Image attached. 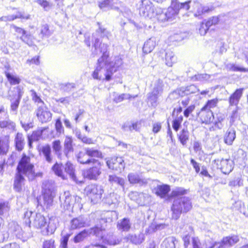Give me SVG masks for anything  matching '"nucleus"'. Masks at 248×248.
I'll return each instance as SVG.
<instances>
[{"label": "nucleus", "mask_w": 248, "mask_h": 248, "mask_svg": "<svg viewBox=\"0 0 248 248\" xmlns=\"http://www.w3.org/2000/svg\"><path fill=\"white\" fill-rule=\"evenodd\" d=\"M99 40L98 38H95L93 44L95 50L93 51L92 54L94 56L102 53V56L98 59L96 68L92 76L94 79L101 80L105 79L109 81L111 78L113 72L107 67L108 58V53L107 52L108 46L105 44H99Z\"/></svg>", "instance_id": "obj_1"}, {"label": "nucleus", "mask_w": 248, "mask_h": 248, "mask_svg": "<svg viewBox=\"0 0 248 248\" xmlns=\"http://www.w3.org/2000/svg\"><path fill=\"white\" fill-rule=\"evenodd\" d=\"M192 208L190 199L186 197H183L174 199L171 207L172 217L177 219L182 212H187Z\"/></svg>", "instance_id": "obj_2"}, {"label": "nucleus", "mask_w": 248, "mask_h": 248, "mask_svg": "<svg viewBox=\"0 0 248 248\" xmlns=\"http://www.w3.org/2000/svg\"><path fill=\"white\" fill-rule=\"evenodd\" d=\"M17 172L27 176L29 180L33 179L35 176L34 165L31 162V157L23 154L16 168Z\"/></svg>", "instance_id": "obj_3"}, {"label": "nucleus", "mask_w": 248, "mask_h": 248, "mask_svg": "<svg viewBox=\"0 0 248 248\" xmlns=\"http://www.w3.org/2000/svg\"><path fill=\"white\" fill-rule=\"evenodd\" d=\"M43 205L46 208L52 206L55 197V185L52 181H45L43 183Z\"/></svg>", "instance_id": "obj_4"}, {"label": "nucleus", "mask_w": 248, "mask_h": 248, "mask_svg": "<svg viewBox=\"0 0 248 248\" xmlns=\"http://www.w3.org/2000/svg\"><path fill=\"white\" fill-rule=\"evenodd\" d=\"M24 93L23 88L20 86H17L16 88V91L9 90L7 94H5L3 93H1V95L10 101V108L11 110L14 113L16 114L19 104L22 96Z\"/></svg>", "instance_id": "obj_5"}, {"label": "nucleus", "mask_w": 248, "mask_h": 248, "mask_svg": "<svg viewBox=\"0 0 248 248\" xmlns=\"http://www.w3.org/2000/svg\"><path fill=\"white\" fill-rule=\"evenodd\" d=\"M24 221L29 226L31 223L37 229H43L46 224L45 217L41 214L31 211H27L24 214Z\"/></svg>", "instance_id": "obj_6"}, {"label": "nucleus", "mask_w": 248, "mask_h": 248, "mask_svg": "<svg viewBox=\"0 0 248 248\" xmlns=\"http://www.w3.org/2000/svg\"><path fill=\"white\" fill-rule=\"evenodd\" d=\"M164 86L163 82L160 79H156L154 82L152 92L147 94L148 101L152 106H156L158 98L163 93Z\"/></svg>", "instance_id": "obj_7"}, {"label": "nucleus", "mask_w": 248, "mask_h": 248, "mask_svg": "<svg viewBox=\"0 0 248 248\" xmlns=\"http://www.w3.org/2000/svg\"><path fill=\"white\" fill-rule=\"evenodd\" d=\"M85 191L91 202L94 204L99 202L102 197L104 190L101 186L96 185H90L87 186Z\"/></svg>", "instance_id": "obj_8"}, {"label": "nucleus", "mask_w": 248, "mask_h": 248, "mask_svg": "<svg viewBox=\"0 0 248 248\" xmlns=\"http://www.w3.org/2000/svg\"><path fill=\"white\" fill-rule=\"evenodd\" d=\"M239 240V237L236 235H232L224 237L220 242H215L208 248H230Z\"/></svg>", "instance_id": "obj_9"}, {"label": "nucleus", "mask_w": 248, "mask_h": 248, "mask_svg": "<svg viewBox=\"0 0 248 248\" xmlns=\"http://www.w3.org/2000/svg\"><path fill=\"white\" fill-rule=\"evenodd\" d=\"M139 9L140 15L149 18L155 17L156 14L153 3L150 1L146 0H142Z\"/></svg>", "instance_id": "obj_10"}, {"label": "nucleus", "mask_w": 248, "mask_h": 248, "mask_svg": "<svg viewBox=\"0 0 248 248\" xmlns=\"http://www.w3.org/2000/svg\"><path fill=\"white\" fill-rule=\"evenodd\" d=\"M102 231L101 230L98 231V225L92 228L85 229L74 237V241L76 243H79L90 235H100Z\"/></svg>", "instance_id": "obj_11"}, {"label": "nucleus", "mask_w": 248, "mask_h": 248, "mask_svg": "<svg viewBox=\"0 0 248 248\" xmlns=\"http://www.w3.org/2000/svg\"><path fill=\"white\" fill-rule=\"evenodd\" d=\"M106 225H102L99 226L98 225V231L102 230V233L100 235H96V236L98 237H100L104 243L109 245H116L120 243L121 240H119L117 237L114 235L112 233H108L106 235V230H105Z\"/></svg>", "instance_id": "obj_12"}, {"label": "nucleus", "mask_w": 248, "mask_h": 248, "mask_svg": "<svg viewBox=\"0 0 248 248\" xmlns=\"http://www.w3.org/2000/svg\"><path fill=\"white\" fill-rule=\"evenodd\" d=\"M35 113L38 119L42 123H47L51 120L52 113L46 106L39 107L36 110Z\"/></svg>", "instance_id": "obj_13"}, {"label": "nucleus", "mask_w": 248, "mask_h": 248, "mask_svg": "<svg viewBox=\"0 0 248 248\" xmlns=\"http://www.w3.org/2000/svg\"><path fill=\"white\" fill-rule=\"evenodd\" d=\"M108 167L112 170L121 171L125 167L124 160L121 157H114L107 161Z\"/></svg>", "instance_id": "obj_14"}, {"label": "nucleus", "mask_w": 248, "mask_h": 248, "mask_svg": "<svg viewBox=\"0 0 248 248\" xmlns=\"http://www.w3.org/2000/svg\"><path fill=\"white\" fill-rule=\"evenodd\" d=\"M59 219L56 217H52L49 218L46 228L42 230L43 235H49L53 234L59 226Z\"/></svg>", "instance_id": "obj_15"}, {"label": "nucleus", "mask_w": 248, "mask_h": 248, "mask_svg": "<svg viewBox=\"0 0 248 248\" xmlns=\"http://www.w3.org/2000/svg\"><path fill=\"white\" fill-rule=\"evenodd\" d=\"M94 166L89 169L86 172V177L91 180H96L101 173V164L98 160H96L92 163Z\"/></svg>", "instance_id": "obj_16"}, {"label": "nucleus", "mask_w": 248, "mask_h": 248, "mask_svg": "<svg viewBox=\"0 0 248 248\" xmlns=\"http://www.w3.org/2000/svg\"><path fill=\"white\" fill-rule=\"evenodd\" d=\"M39 153L41 157L47 163H51L52 162L53 156L50 145L46 144L40 147L39 149Z\"/></svg>", "instance_id": "obj_17"}, {"label": "nucleus", "mask_w": 248, "mask_h": 248, "mask_svg": "<svg viewBox=\"0 0 248 248\" xmlns=\"http://www.w3.org/2000/svg\"><path fill=\"white\" fill-rule=\"evenodd\" d=\"M30 17V15L25 14L24 12L18 11L16 15H11L1 16L0 17V21H12L17 18L28 20L29 19Z\"/></svg>", "instance_id": "obj_18"}, {"label": "nucleus", "mask_w": 248, "mask_h": 248, "mask_svg": "<svg viewBox=\"0 0 248 248\" xmlns=\"http://www.w3.org/2000/svg\"><path fill=\"white\" fill-rule=\"evenodd\" d=\"M128 181L130 184H138L140 186H145L148 184V179L146 178H140V176L135 173H130L128 175Z\"/></svg>", "instance_id": "obj_19"}, {"label": "nucleus", "mask_w": 248, "mask_h": 248, "mask_svg": "<svg viewBox=\"0 0 248 248\" xmlns=\"http://www.w3.org/2000/svg\"><path fill=\"white\" fill-rule=\"evenodd\" d=\"M170 186L168 185H158L153 189V192L161 198H165L170 191Z\"/></svg>", "instance_id": "obj_20"}, {"label": "nucleus", "mask_w": 248, "mask_h": 248, "mask_svg": "<svg viewBox=\"0 0 248 248\" xmlns=\"http://www.w3.org/2000/svg\"><path fill=\"white\" fill-rule=\"evenodd\" d=\"M88 225L85 218L79 216L71 220L70 228L71 230H75L85 227Z\"/></svg>", "instance_id": "obj_21"}, {"label": "nucleus", "mask_w": 248, "mask_h": 248, "mask_svg": "<svg viewBox=\"0 0 248 248\" xmlns=\"http://www.w3.org/2000/svg\"><path fill=\"white\" fill-rule=\"evenodd\" d=\"M200 119L203 123L209 124L213 122L214 119L213 113L211 110H206L202 108L199 113Z\"/></svg>", "instance_id": "obj_22"}, {"label": "nucleus", "mask_w": 248, "mask_h": 248, "mask_svg": "<svg viewBox=\"0 0 248 248\" xmlns=\"http://www.w3.org/2000/svg\"><path fill=\"white\" fill-rule=\"evenodd\" d=\"M117 215L115 211H106L102 214L101 218L100 220L101 224L110 223L113 220L117 219Z\"/></svg>", "instance_id": "obj_23"}, {"label": "nucleus", "mask_w": 248, "mask_h": 248, "mask_svg": "<svg viewBox=\"0 0 248 248\" xmlns=\"http://www.w3.org/2000/svg\"><path fill=\"white\" fill-rule=\"evenodd\" d=\"M76 156L78 161L83 164L92 163L96 160V159L89 157L85 148L83 151H80Z\"/></svg>", "instance_id": "obj_24"}, {"label": "nucleus", "mask_w": 248, "mask_h": 248, "mask_svg": "<svg viewBox=\"0 0 248 248\" xmlns=\"http://www.w3.org/2000/svg\"><path fill=\"white\" fill-rule=\"evenodd\" d=\"M23 174L16 172L14 184V188L17 192H20L24 185L25 179Z\"/></svg>", "instance_id": "obj_25"}, {"label": "nucleus", "mask_w": 248, "mask_h": 248, "mask_svg": "<svg viewBox=\"0 0 248 248\" xmlns=\"http://www.w3.org/2000/svg\"><path fill=\"white\" fill-rule=\"evenodd\" d=\"M220 169L224 174H229L233 169L232 162L230 159H222L220 161Z\"/></svg>", "instance_id": "obj_26"}, {"label": "nucleus", "mask_w": 248, "mask_h": 248, "mask_svg": "<svg viewBox=\"0 0 248 248\" xmlns=\"http://www.w3.org/2000/svg\"><path fill=\"white\" fill-rule=\"evenodd\" d=\"M73 151V139L71 137L66 136L64 141L63 153L67 157H68L69 154Z\"/></svg>", "instance_id": "obj_27"}, {"label": "nucleus", "mask_w": 248, "mask_h": 248, "mask_svg": "<svg viewBox=\"0 0 248 248\" xmlns=\"http://www.w3.org/2000/svg\"><path fill=\"white\" fill-rule=\"evenodd\" d=\"M175 5L174 7L177 8L179 12L182 11H186L191 7L193 8V4L194 1L188 0L185 2H180L178 0H173Z\"/></svg>", "instance_id": "obj_28"}, {"label": "nucleus", "mask_w": 248, "mask_h": 248, "mask_svg": "<svg viewBox=\"0 0 248 248\" xmlns=\"http://www.w3.org/2000/svg\"><path fill=\"white\" fill-rule=\"evenodd\" d=\"M15 145L16 149L20 152L24 149L25 141L23 134L21 133H17L15 137Z\"/></svg>", "instance_id": "obj_29"}, {"label": "nucleus", "mask_w": 248, "mask_h": 248, "mask_svg": "<svg viewBox=\"0 0 248 248\" xmlns=\"http://www.w3.org/2000/svg\"><path fill=\"white\" fill-rule=\"evenodd\" d=\"M243 89H237L231 95L229 98V103L231 106H237L243 94Z\"/></svg>", "instance_id": "obj_30"}, {"label": "nucleus", "mask_w": 248, "mask_h": 248, "mask_svg": "<svg viewBox=\"0 0 248 248\" xmlns=\"http://www.w3.org/2000/svg\"><path fill=\"white\" fill-rule=\"evenodd\" d=\"M174 5H175V3L173 0H171L170 6L168 7L165 12L169 20L171 21L175 18L179 13L178 9L174 7Z\"/></svg>", "instance_id": "obj_31"}, {"label": "nucleus", "mask_w": 248, "mask_h": 248, "mask_svg": "<svg viewBox=\"0 0 248 248\" xmlns=\"http://www.w3.org/2000/svg\"><path fill=\"white\" fill-rule=\"evenodd\" d=\"M156 39L154 37H152L145 42L142 50L145 54H148L151 52L156 46Z\"/></svg>", "instance_id": "obj_32"}, {"label": "nucleus", "mask_w": 248, "mask_h": 248, "mask_svg": "<svg viewBox=\"0 0 248 248\" xmlns=\"http://www.w3.org/2000/svg\"><path fill=\"white\" fill-rule=\"evenodd\" d=\"M235 138V130L233 128H229L224 136V142L228 145H231L232 144L233 141Z\"/></svg>", "instance_id": "obj_33"}, {"label": "nucleus", "mask_w": 248, "mask_h": 248, "mask_svg": "<svg viewBox=\"0 0 248 248\" xmlns=\"http://www.w3.org/2000/svg\"><path fill=\"white\" fill-rule=\"evenodd\" d=\"M64 174H65V173H66L67 174H68L70 177L73 181L76 182L77 183L81 182L80 181H78L77 180L76 177L75 175V169L74 166L70 162H68L65 164L64 166Z\"/></svg>", "instance_id": "obj_34"}, {"label": "nucleus", "mask_w": 248, "mask_h": 248, "mask_svg": "<svg viewBox=\"0 0 248 248\" xmlns=\"http://www.w3.org/2000/svg\"><path fill=\"white\" fill-rule=\"evenodd\" d=\"M9 140L7 136L0 138V155L6 154L9 149Z\"/></svg>", "instance_id": "obj_35"}, {"label": "nucleus", "mask_w": 248, "mask_h": 248, "mask_svg": "<svg viewBox=\"0 0 248 248\" xmlns=\"http://www.w3.org/2000/svg\"><path fill=\"white\" fill-rule=\"evenodd\" d=\"M193 8L194 9V16L197 17L201 16L202 14L207 12L209 9L207 7L202 6L200 3L195 2L193 3Z\"/></svg>", "instance_id": "obj_36"}, {"label": "nucleus", "mask_w": 248, "mask_h": 248, "mask_svg": "<svg viewBox=\"0 0 248 248\" xmlns=\"http://www.w3.org/2000/svg\"><path fill=\"white\" fill-rule=\"evenodd\" d=\"M122 63L123 61L121 57L116 56L112 61L108 62V60L107 67H108L110 70H113L114 73L116 71V68L122 65Z\"/></svg>", "instance_id": "obj_37"}, {"label": "nucleus", "mask_w": 248, "mask_h": 248, "mask_svg": "<svg viewBox=\"0 0 248 248\" xmlns=\"http://www.w3.org/2000/svg\"><path fill=\"white\" fill-rule=\"evenodd\" d=\"M74 133L76 137L81 142L87 144H91L93 143V140L92 139L87 137L85 135H83L81 134V132L80 129L78 128H75L74 130Z\"/></svg>", "instance_id": "obj_38"}, {"label": "nucleus", "mask_w": 248, "mask_h": 248, "mask_svg": "<svg viewBox=\"0 0 248 248\" xmlns=\"http://www.w3.org/2000/svg\"><path fill=\"white\" fill-rule=\"evenodd\" d=\"M52 170L56 175L61 177L62 179L66 178V175L64 174L63 171L64 166L61 164L56 163L52 168Z\"/></svg>", "instance_id": "obj_39"}, {"label": "nucleus", "mask_w": 248, "mask_h": 248, "mask_svg": "<svg viewBox=\"0 0 248 248\" xmlns=\"http://www.w3.org/2000/svg\"><path fill=\"white\" fill-rule=\"evenodd\" d=\"M131 227V223L129 219L124 218L119 220L117 223V228L119 230L128 231Z\"/></svg>", "instance_id": "obj_40"}, {"label": "nucleus", "mask_w": 248, "mask_h": 248, "mask_svg": "<svg viewBox=\"0 0 248 248\" xmlns=\"http://www.w3.org/2000/svg\"><path fill=\"white\" fill-rule=\"evenodd\" d=\"M226 67L227 69L232 72H248V68L233 63H228Z\"/></svg>", "instance_id": "obj_41"}, {"label": "nucleus", "mask_w": 248, "mask_h": 248, "mask_svg": "<svg viewBox=\"0 0 248 248\" xmlns=\"http://www.w3.org/2000/svg\"><path fill=\"white\" fill-rule=\"evenodd\" d=\"M129 198L139 203L142 202L145 198V194L143 193H139L137 191H131L129 194Z\"/></svg>", "instance_id": "obj_42"}, {"label": "nucleus", "mask_w": 248, "mask_h": 248, "mask_svg": "<svg viewBox=\"0 0 248 248\" xmlns=\"http://www.w3.org/2000/svg\"><path fill=\"white\" fill-rule=\"evenodd\" d=\"M177 58L173 52L168 50L166 52L165 63L169 66H171L173 63H175Z\"/></svg>", "instance_id": "obj_43"}, {"label": "nucleus", "mask_w": 248, "mask_h": 248, "mask_svg": "<svg viewBox=\"0 0 248 248\" xmlns=\"http://www.w3.org/2000/svg\"><path fill=\"white\" fill-rule=\"evenodd\" d=\"M60 199L64 200L63 204L67 209H69L73 204L72 197L68 191L64 192V194L60 196Z\"/></svg>", "instance_id": "obj_44"}, {"label": "nucleus", "mask_w": 248, "mask_h": 248, "mask_svg": "<svg viewBox=\"0 0 248 248\" xmlns=\"http://www.w3.org/2000/svg\"><path fill=\"white\" fill-rule=\"evenodd\" d=\"M113 101L116 103H118L123 101L124 99H129L131 97V95L128 93H122L119 94L115 92L112 93Z\"/></svg>", "instance_id": "obj_45"}, {"label": "nucleus", "mask_w": 248, "mask_h": 248, "mask_svg": "<svg viewBox=\"0 0 248 248\" xmlns=\"http://www.w3.org/2000/svg\"><path fill=\"white\" fill-rule=\"evenodd\" d=\"M52 148L55 155L58 158H62V146L61 141L59 140H56L52 142Z\"/></svg>", "instance_id": "obj_46"}, {"label": "nucleus", "mask_w": 248, "mask_h": 248, "mask_svg": "<svg viewBox=\"0 0 248 248\" xmlns=\"http://www.w3.org/2000/svg\"><path fill=\"white\" fill-rule=\"evenodd\" d=\"M155 14H156L155 17L159 21L161 22L169 21L166 12H164L161 8L157 7L155 8Z\"/></svg>", "instance_id": "obj_47"}, {"label": "nucleus", "mask_w": 248, "mask_h": 248, "mask_svg": "<svg viewBox=\"0 0 248 248\" xmlns=\"http://www.w3.org/2000/svg\"><path fill=\"white\" fill-rule=\"evenodd\" d=\"M108 181L112 184H117L123 187H124L125 183L124 180L123 178L118 177L115 175H109Z\"/></svg>", "instance_id": "obj_48"}, {"label": "nucleus", "mask_w": 248, "mask_h": 248, "mask_svg": "<svg viewBox=\"0 0 248 248\" xmlns=\"http://www.w3.org/2000/svg\"><path fill=\"white\" fill-rule=\"evenodd\" d=\"M179 140L180 142L185 145L189 139V132L186 129H183L179 133Z\"/></svg>", "instance_id": "obj_49"}, {"label": "nucleus", "mask_w": 248, "mask_h": 248, "mask_svg": "<svg viewBox=\"0 0 248 248\" xmlns=\"http://www.w3.org/2000/svg\"><path fill=\"white\" fill-rule=\"evenodd\" d=\"M15 124L9 119L6 120H0V127L6 128L9 130H13L15 128Z\"/></svg>", "instance_id": "obj_50"}, {"label": "nucleus", "mask_w": 248, "mask_h": 248, "mask_svg": "<svg viewBox=\"0 0 248 248\" xmlns=\"http://www.w3.org/2000/svg\"><path fill=\"white\" fill-rule=\"evenodd\" d=\"M176 241L175 238L169 237L163 241L162 245L165 248H175V242Z\"/></svg>", "instance_id": "obj_51"}, {"label": "nucleus", "mask_w": 248, "mask_h": 248, "mask_svg": "<svg viewBox=\"0 0 248 248\" xmlns=\"http://www.w3.org/2000/svg\"><path fill=\"white\" fill-rule=\"evenodd\" d=\"M35 2L41 6L45 11H49L53 7V4L46 0H36Z\"/></svg>", "instance_id": "obj_52"}, {"label": "nucleus", "mask_w": 248, "mask_h": 248, "mask_svg": "<svg viewBox=\"0 0 248 248\" xmlns=\"http://www.w3.org/2000/svg\"><path fill=\"white\" fill-rule=\"evenodd\" d=\"M86 153H87L89 157L92 158L93 157H100L101 156V153L98 150L94 149L92 148H85Z\"/></svg>", "instance_id": "obj_53"}, {"label": "nucleus", "mask_w": 248, "mask_h": 248, "mask_svg": "<svg viewBox=\"0 0 248 248\" xmlns=\"http://www.w3.org/2000/svg\"><path fill=\"white\" fill-rule=\"evenodd\" d=\"M6 76L11 85H16L20 83V79L16 76L11 74L9 73H5Z\"/></svg>", "instance_id": "obj_54"}, {"label": "nucleus", "mask_w": 248, "mask_h": 248, "mask_svg": "<svg viewBox=\"0 0 248 248\" xmlns=\"http://www.w3.org/2000/svg\"><path fill=\"white\" fill-rule=\"evenodd\" d=\"M129 240L133 244L136 245L140 244L144 240L143 234H140L138 235H132L130 236Z\"/></svg>", "instance_id": "obj_55"}, {"label": "nucleus", "mask_w": 248, "mask_h": 248, "mask_svg": "<svg viewBox=\"0 0 248 248\" xmlns=\"http://www.w3.org/2000/svg\"><path fill=\"white\" fill-rule=\"evenodd\" d=\"M20 39L28 45L31 46L33 45V37L26 32L25 34L20 36Z\"/></svg>", "instance_id": "obj_56"}, {"label": "nucleus", "mask_w": 248, "mask_h": 248, "mask_svg": "<svg viewBox=\"0 0 248 248\" xmlns=\"http://www.w3.org/2000/svg\"><path fill=\"white\" fill-rule=\"evenodd\" d=\"M186 227H187V226ZM187 227L189 230V232L188 234H186L185 236L183 237L185 248H187L190 244V235L192 233L193 231V228L191 226H188Z\"/></svg>", "instance_id": "obj_57"}, {"label": "nucleus", "mask_w": 248, "mask_h": 248, "mask_svg": "<svg viewBox=\"0 0 248 248\" xmlns=\"http://www.w3.org/2000/svg\"><path fill=\"white\" fill-rule=\"evenodd\" d=\"M199 91L198 88L194 85H190L187 86L183 91L186 95H189L192 93H195Z\"/></svg>", "instance_id": "obj_58"}, {"label": "nucleus", "mask_w": 248, "mask_h": 248, "mask_svg": "<svg viewBox=\"0 0 248 248\" xmlns=\"http://www.w3.org/2000/svg\"><path fill=\"white\" fill-rule=\"evenodd\" d=\"M186 193V190L182 187H177L173 189L171 193V197H178L184 195Z\"/></svg>", "instance_id": "obj_59"}, {"label": "nucleus", "mask_w": 248, "mask_h": 248, "mask_svg": "<svg viewBox=\"0 0 248 248\" xmlns=\"http://www.w3.org/2000/svg\"><path fill=\"white\" fill-rule=\"evenodd\" d=\"M210 78L211 76L210 75L203 74L196 75L194 77L192 78V79L195 81H204L208 80Z\"/></svg>", "instance_id": "obj_60"}, {"label": "nucleus", "mask_w": 248, "mask_h": 248, "mask_svg": "<svg viewBox=\"0 0 248 248\" xmlns=\"http://www.w3.org/2000/svg\"><path fill=\"white\" fill-rule=\"evenodd\" d=\"M99 26V29L97 30L96 32L100 33L101 37H106L108 38L110 35V32L108 31L105 28L101 26L99 23H97Z\"/></svg>", "instance_id": "obj_61"}, {"label": "nucleus", "mask_w": 248, "mask_h": 248, "mask_svg": "<svg viewBox=\"0 0 248 248\" xmlns=\"http://www.w3.org/2000/svg\"><path fill=\"white\" fill-rule=\"evenodd\" d=\"M243 185V181L240 177H235L233 180L230 181L229 186H241Z\"/></svg>", "instance_id": "obj_62"}, {"label": "nucleus", "mask_w": 248, "mask_h": 248, "mask_svg": "<svg viewBox=\"0 0 248 248\" xmlns=\"http://www.w3.org/2000/svg\"><path fill=\"white\" fill-rule=\"evenodd\" d=\"M41 33L43 36L48 37L52 33V32L49 29L48 25L45 24L41 27Z\"/></svg>", "instance_id": "obj_63"}, {"label": "nucleus", "mask_w": 248, "mask_h": 248, "mask_svg": "<svg viewBox=\"0 0 248 248\" xmlns=\"http://www.w3.org/2000/svg\"><path fill=\"white\" fill-rule=\"evenodd\" d=\"M42 248H56L55 240L52 239L44 241Z\"/></svg>", "instance_id": "obj_64"}]
</instances>
